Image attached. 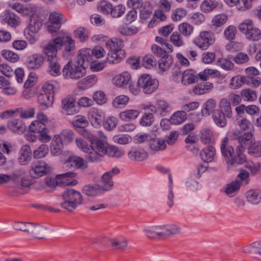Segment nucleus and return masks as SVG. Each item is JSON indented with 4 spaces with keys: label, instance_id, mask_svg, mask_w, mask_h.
Listing matches in <instances>:
<instances>
[{
    "label": "nucleus",
    "instance_id": "obj_1",
    "mask_svg": "<svg viewBox=\"0 0 261 261\" xmlns=\"http://www.w3.org/2000/svg\"><path fill=\"white\" fill-rule=\"evenodd\" d=\"M90 50L81 49L76 62L73 64L71 61L64 66L62 72L65 79L77 80L86 74V67L88 65L90 58Z\"/></svg>",
    "mask_w": 261,
    "mask_h": 261
},
{
    "label": "nucleus",
    "instance_id": "obj_2",
    "mask_svg": "<svg viewBox=\"0 0 261 261\" xmlns=\"http://www.w3.org/2000/svg\"><path fill=\"white\" fill-rule=\"evenodd\" d=\"M125 153L124 150L113 145L107 146L102 141L100 148L98 147L95 151L90 152L88 158L90 162L98 163L101 161L105 155L111 158H120Z\"/></svg>",
    "mask_w": 261,
    "mask_h": 261
},
{
    "label": "nucleus",
    "instance_id": "obj_3",
    "mask_svg": "<svg viewBox=\"0 0 261 261\" xmlns=\"http://www.w3.org/2000/svg\"><path fill=\"white\" fill-rule=\"evenodd\" d=\"M220 148L222 154L228 165H231L235 163L241 165L246 161L245 155L242 153V147H237L236 154H235L233 148L228 144V139L227 137L223 138Z\"/></svg>",
    "mask_w": 261,
    "mask_h": 261
},
{
    "label": "nucleus",
    "instance_id": "obj_4",
    "mask_svg": "<svg viewBox=\"0 0 261 261\" xmlns=\"http://www.w3.org/2000/svg\"><path fill=\"white\" fill-rule=\"evenodd\" d=\"M62 199L61 207L72 212L82 204L83 196L80 192L74 189H67L62 194Z\"/></svg>",
    "mask_w": 261,
    "mask_h": 261
},
{
    "label": "nucleus",
    "instance_id": "obj_5",
    "mask_svg": "<svg viewBox=\"0 0 261 261\" xmlns=\"http://www.w3.org/2000/svg\"><path fill=\"white\" fill-rule=\"evenodd\" d=\"M75 173L73 172H68L62 174L57 175L56 178L46 177L45 183L46 186L50 188H55L57 186L64 187L69 185H75V181L73 179Z\"/></svg>",
    "mask_w": 261,
    "mask_h": 261
},
{
    "label": "nucleus",
    "instance_id": "obj_6",
    "mask_svg": "<svg viewBox=\"0 0 261 261\" xmlns=\"http://www.w3.org/2000/svg\"><path fill=\"white\" fill-rule=\"evenodd\" d=\"M138 86L143 93L150 94L158 89L159 82L156 79H153L151 75L143 74L138 78Z\"/></svg>",
    "mask_w": 261,
    "mask_h": 261
},
{
    "label": "nucleus",
    "instance_id": "obj_7",
    "mask_svg": "<svg viewBox=\"0 0 261 261\" xmlns=\"http://www.w3.org/2000/svg\"><path fill=\"white\" fill-rule=\"evenodd\" d=\"M253 22L251 19H247L241 23L239 27L240 31L245 35L250 40L258 41L261 39V31L253 26Z\"/></svg>",
    "mask_w": 261,
    "mask_h": 261
},
{
    "label": "nucleus",
    "instance_id": "obj_8",
    "mask_svg": "<svg viewBox=\"0 0 261 261\" xmlns=\"http://www.w3.org/2000/svg\"><path fill=\"white\" fill-rule=\"evenodd\" d=\"M216 40L215 35L213 33L203 31L200 32L198 37L193 40L194 44L202 50H206Z\"/></svg>",
    "mask_w": 261,
    "mask_h": 261
},
{
    "label": "nucleus",
    "instance_id": "obj_9",
    "mask_svg": "<svg viewBox=\"0 0 261 261\" xmlns=\"http://www.w3.org/2000/svg\"><path fill=\"white\" fill-rule=\"evenodd\" d=\"M55 43L59 50L63 48V55L64 57L71 55L75 49V41L69 36L57 37L55 38Z\"/></svg>",
    "mask_w": 261,
    "mask_h": 261
},
{
    "label": "nucleus",
    "instance_id": "obj_10",
    "mask_svg": "<svg viewBox=\"0 0 261 261\" xmlns=\"http://www.w3.org/2000/svg\"><path fill=\"white\" fill-rule=\"evenodd\" d=\"M51 168L43 160L33 162L29 170L30 176L37 178L51 171Z\"/></svg>",
    "mask_w": 261,
    "mask_h": 261
},
{
    "label": "nucleus",
    "instance_id": "obj_11",
    "mask_svg": "<svg viewBox=\"0 0 261 261\" xmlns=\"http://www.w3.org/2000/svg\"><path fill=\"white\" fill-rule=\"evenodd\" d=\"M253 132H244L243 134L238 137L240 145L238 147H242V153L245 148L248 149L249 153H255L254 147L252 146L254 142L252 139Z\"/></svg>",
    "mask_w": 261,
    "mask_h": 261
},
{
    "label": "nucleus",
    "instance_id": "obj_12",
    "mask_svg": "<svg viewBox=\"0 0 261 261\" xmlns=\"http://www.w3.org/2000/svg\"><path fill=\"white\" fill-rule=\"evenodd\" d=\"M120 170L117 167L113 168L111 170L105 173L101 177L102 185L100 186L102 191L110 190L113 186L112 177L119 173Z\"/></svg>",
    "mask_w": 261,
    "mask_h": 261
},
{
    "label": "nucleus",
    "instance_id": "obj_13",
    "mask_svg": "<svg viewBox=\"0 0 261 261\" xmlns=\"http://www.w3.org/2000/svg\"><path fill=\"white\" fill-rule=\"evenodd\" d=\"M89 120L92 125L96 127H99L105 119L104 113L96 108H92L88 113Z\"/></svg>",
    "mask_w": 261,
    "mask_h": 261
},
{
    "label": "nucleus",
    "instance_id": "obj_14",
    "mask_svg": "<svg viewBox=\"0 0 261 261\" xmlns=\"http://www.w3.org/2000/svg\"><path fill=\"white\" fill-rule=\"evenodd\" d=\"M44 58L42 55L38 54H33L28 57L26 65L30 69H37L43 64Z\"/></svg>",
    "mask_w": 261,
    "mask_h": 261
},
{
    "label": "nucleus",
    "instance_id": "obj_15",
    "mask_svg": "<svg viewBox=\"0 0 261 261\" xmlns=\"http://www.w3.org/2000/svg\"><path fill=\"white\" fill-rule=\"evenodd\" d=\"M80 133L85 138L89 140L90 142V147L93 151H95L97 148H100L101 142H102L98 138L94 136L90 132L83 128L80 130Z\"/></svg>",
    "mask_w": 261,
    "mask_h": 261
},
{
    "label": "nucleus",
    "instance_id": "obj_16",
    "mask_svg": "<svg viewBox=\"0 0 261 261\" xmlns=\"http://www.w3.org/2000/svg\"><path fill=\"white\" fill-rule=\"evenodd\" d=\"M67 166L70 165L71 167L76 169H85L88 167V163L84 159L76 155H71L68 157L66 162Z\"/></svg>",
    "mask_w": 261,
    "mask_h": 261
},
{
    "label": "nucleus",
    "instance_id": "obj_17",
    "mask_svg": "<svg viewBox=\"0 0 261 261\" xmlns=\"http://www.w3.org/2000/svg\"><path fill=\"white\" fill-rule=\"evenodd\" d=\"M75 103V100L73 97H66L62 100V108L66 114L73 115L76 113Z\"/></svg>",
    "mask_w": 261,
    "mask_h": 261
},
{
    "label": "nucleus",
    "instance_id": "obj_18",
    "mask_svg": "<svg viewBox=\"0 0 261 261\" xmlns=\"http://www.w3.org/2000/svg\"><path fill=\"white\" fill-rule=\"evenodd\" d=\"M7 126L12 132L19 134L24 133L27 128L24 123L21 120L18 119L10 120Z\"/></svg>",
    "mask_w": 261,
    "mask_h": 261
},
{
    "label": "nucleus",
    "instance_id": "obj_19",
    "mask_svg": "<svg viewBox=\"0 0 261 261\" xmlns=\"http://www.w3.org/2000/svg\"><path fill=\"white\" fill-rule=\"evenodd\" d=\"M128 158L132 160L142 161L145 160L147 153L141 148H133L128 153Z\"/></svg>",
    "mask_w": 261,
    "mask_h": 261
},
{
    "label": "nucleus",
    "instance_id": "obj_20",
    "mask_svg": "<svg viewBox=\"0 0 261 261\" xmlns=\"http://www.w3.org/2000/svg\"><path fill=\"white\" fill-rule=\"evenodd\" d=\"M106 45L109 51L124 53V50L122 49L123 46V42L119 39L114 38L109 39L106 41Z\"/></svg>",
    "mask_w": 261,
    "mask_h": 261
},
{
    "label": "nucleus",
    "instance_id": "obj_21",
    "mask_svg": "<svg viewBox=\"0 0 261 261\" xmlns=\"http://www.w3.org/2000/svg\"><path fill=\"white\" fill-rule=\"evenodd\" d=\"M214 123L220 127H224L227 124L226 116L222 110H215L212 115Z\"/></svg>",
    "mask_w": 261,
    "mask_h": 261
},
{
    "label": "nucleus",
    "instance_id": "obj_22",
    "mask_svg": "<svg viewBox=\"0 0 261 261\" xmlns=\"http://www.w3.org/2000/svg\"><path fill=\"white\" fill-rule=\"evenodd\" d=\"M19 154L18 160L20 164L26 165L31 160L32 151L29 145H23L19 151Z\"/></svg>",
    "mask_w": 261,
    "mask_h": 261
},
{
    "label": "nucleus",
    "instance_id": "obj_23",
    "mask_svg": "<svg viewBox=\"0 0 261 261\" xmlns=\"http://www.w3.org/2000/svg\"><path fill=\"white\" fill-rule=\"evenodd\" d=\"M28 233L32 237L38 239H44L42 236L43 232L47 229L46 227L38 224H34L33 225H29Z\"/></svg>",
    "mask_w": 261,
    "mask_h": 261
},
{
    "label": "nucleus",
    "instance_id": "obj_24",
    "mask_svg": "<svg viewBox=\"0 0 261 261\" xmlns=\"http://www.w3.org/2000/svg\"><path fill=\"white\" fill-rule=\"evenodd\" d=\"M82 191L84 194L91 197L97 196L103 192L100 185L97 184L85 185Z\"/></svg>",
    "mask_w": 261,
    "mask_h": 261
},
{
    "label": "nucleus",
    "instance_id": "obj_25",
    "mask_svg": "<svg viewBox=\"0 0 261 261\" xmlns=\"http://www.w3.org/2000/svg\"><path fill=\"white\" fill-rule=\"evenodd\" d=\"M130 74L126 71L116 75L113 79V83L119 87L126 86L130 81Z\"/></svg>",
    "mask_w": 261,
    "mask_h": 261
},
{
    "label": "nucleus",
    "instance_id": "obj_26",
    "mask_svg": "<svg viewBox=\"0 0 261 261\" xmlns=\"http://www.w3.org/2000/svg\"><path fill=\"white\" fill-rule=\"evenodd\" d=\"M214 88L212 83L204 82L198 84L193 89V93L196 95H202L209 92Z\"/></svg>",
    "mask_w": 261,
    "mask_h": 261
},
{
    "label": "nucleus",
    "instance_id": "obj_27",
    "mask_svg": "<svg viewBox=\"0 0 261 261\" xmlns=\"http://www.w3.org/2000/svg\"><path fill=\"white\" fill-rule=\"evenodd\" d=\"M140 112L136 109L126 110L120 112L119 118L124 121H130L136 119L139 115Z\"/></svg>",
    "mask_w": 261,
    "mask_h": 261
},
{
    "label": "nucleus",
    "instance_id": "obj_28",
    "mask_svg": "<svg viewBox=\"0 0 261 261\" xmlns=\"http://www.w3.org/2000/svg\"><path fill=\"white\" fill-rule=\"evenodd\" d=\"M182 84L186 86L193 84L197 82L199 77L195 75L193 70L188 69L183 72Z\"/></svg>",
    "mask_w": 261,
    "mask_h": 261
},
{
    "label": "nucleus",
    "instance_id": "obj_29",
    "mask_svg": "<svg viewBox=\"0 0 261 261\" xmlns=\"http://www.w3.org/2000/svg\"><path fill=\"white\" fill-rule=\"evenodd\" d=\"M38 101L42 109L50 107L53 103L54 96L45 93H41L38 97Z\"/></svg>",
    "mask_w": 261,
    "mask_h": 261
},
{
    "label": "nucleus",
    "instance_id": "obj_30",
    "mask_svg": "<svg viewBox=\"0 0 261 261\" xmlns=\"http://www.w3.org/2000/svg\"><path fill=\"white\" fill-rule=\"evenodd\" d=\"M246 198L251 203L257 204L261 201V191L259 189H251L247 192Z\"/></svg>",
    "mask_w": 261,
    "mask_h": 261
},
{
    "label": "nucleus",
    "instance_id": "obj_31",
    "mask_svg": "<svg viewBox=\"0 0 261 261\" xmlns=\"http://www.w3.org/2000/svg\"><path fill=\"white\" fill-rule=\"evenodd\" d=\"M221 73L219 71L211 68H206L198 74L199 79L204 81H207L210 76L216 77H219Z\"/></svg>",
    "mask_w": 261,
    "mask_h": 261
},
{
    "label": "nucleus",
    "instance_id": "obj_32",
    "mask_svg": "<svg viewBox=\"0 0 261 261\" xmlns=\"http://www.w3.org/2000/svg\"><path fill=\"white\" fill-rule=\"evenodd\" d=\"M215 154V149L212 146H208L203 149L200 152V155L201 159L205 162H211Z\"/></svg>",
    "mask_w": 261,
    "mask_h": 261
},
{
    "label": "nucleus",
    "instance_id": "obj_33",
    "mask_svg": "<svg viewBox=\"0 0 261 261\" xmlns=\"http://www.w3.org/2000/svg\"><path fill=\"white\" fill-rule=\"evenodd\" d=\"M166 143L164 140L158 139L153 140L149 145L150 150L151 153L154 154L156 152L163 150L166 148Z\"/></svg>",
    "mask_w": 261,
    "mask_h": 261
},
{
    "label": "nucleus",
    "instance_id": "obj_34",
    "mask_svg": "<svg viewBox=\"0 0 261 261\" xmlns=\"http://www.w3.org/2000/svg\"><path fill=\"white\" fill-rule=\"evenodd\" d=\"M63 144L59 138L56 135L54 136L50 145V151L54 155H58L62 152Z\"/></svg>",
    "mask_w": 261,
    "mask_h": 261
},
{
    "label": "nucleus",
    "instance_id": "obj_35",
    "mask_svg": "<svg viewBox=\"0 0 261 261\" xmlns=\"http://www.w3.org/2000/svg\"><path fill=\"white\" fill-rule=\"evenodd\" d=\"M49 73L54 76L59 75L61 73V65L59 62L58 59L48 61Z\"/></svg>",
    "mask_w": 261,
    "mask_h": 261
},
{
    "label": "nucleus",
    "instance_id": "obj_36",
    "mask_svg": "<svg viewBox=\"0 0 261 261\" xmlns=\"http://www.w3.org/2000/svg\"><path fill=\"white\" fill-rule=\"evenodd\" d=\"M59 138L60 141L63 144H68L72 142L74 139L73 132L69 129H65L62 131L60 135H56Z\"/></svg>",
    "mask_w": 261,
    "mask_h": 261
},
{
    "label": "nucleus",
    "instance_id": "obj_37",
    "mask_svg": "<svg viewBox=\"0 0 261 261\" xmlns=\"http://www.w3.org/2000/svg\"><path fill=\"white\" fill-rule=\"evenodd\" d=\"M187 118V114L181 110L175 112L170 117V121L172 124L177 125L184 122Z\"/></svg>",
    "mask_w": 261,
    "mask_h": 261
},
{
    "label": "nucleus",
    "instance_id": "obj_38",
    "mask_svg": "<svg viewBox=\"0 0 261 261\" xmlns=\"http://www.w3.org/2000/svg\"><path fill=\"white\" fill-rule=\"evenodd\" d=\"M123 58H124V53L109 51L107 62L111 64H116L120 62Z\"/></svg>",
    "mask_w": 261,
    "mask_h": 261
},
{
    "label": "nucleus",
    "instance_id": "obj_39",
    "mask_svg": "<svg viewBox=\"0 0 261 261\" xmlns=\"http://www.w3.org/2000/svg\"><path fill=\"white\" fill-rule=\"evenodd\" d=\"M158 111L163 116L167 115L171 111V108L168 102L164 100H159L156 103Z\"/></svg>",
    "mask_w": 261,
    "mask_h": 261
},
{
    "label": "nucleus",
    "instance_id": "obj_40",
    "mask_svg": "<svg viewBox=\"0 0 261 261\" xmlns=\"http://www.w3.org/2000/svg\"><path fill=\"white\" fill-rule=\"evenodd\" d=\"M173 63V59L169 55L166 56H163L159 61V67L161 70L163 71L168 70Z\"/></svg>",
    "mask_w": 261,
    "mask_h": 261
},
{
    "label": "nucleus",
    "instance_id": "obj_41",
    "mask_svg": "<svg viewBox=\"0 0 261 261\" xmlns=\"http://www.w3.org/2000/svg\"><path fill=\"white\" fill-rule=\"evenodd\" d=\"M261 241L255 242L249 245H248L242 248V251L244 253L255 254L260 252V245Z\"/></svg>",
    "mask_w": 261,
    "mask_h": 261
},
{
    "label": "nucleus",
    "instance_id": "obj_42",
    "mask_svg": "<svg viewBox=\"0 0 261 261\" xmlns=\"http://www.w3.org/2000/svg\"><path fill=\"white\" fill-rule=\"evenodd\" d=\"M4 58L12 63L17 62L19 60L18 55L10 50L4 49L1 51Z\"/></svg>",
    "mask_w": 261,
    "mask_h": 261
},
{
    "label": "nucleus",
    "instance_id": "obj_43",
    "mask_svg": "<svg viewBox=\"0 0 261 261\" xmlns=\"http://www.w3.org/2000/svg\"><path fill=\"white\" fill-rule=\"evenodd\" d=\"M241 95L243 99L245 101H253L257 98L256 92L249 89L242 90Z\"/></svg>",
    "mask_w": 261,
    "mask_h": 261
},
{
    "label": "nucleus",
    "instance_id": "obj_44",
    "mask_svg": "<svg viewBox=\"0 0 261 261\" xmlns=\"http://www.w3.org/2000/svg\"><path fill=\"white\" fill-rule=\"evenodd\" d=\"M240 181L236 180L227 184L221 191L229 195L237 191L240 187Z\"/></svg>",
    "mask_w": 261,
    "mask_h": 261
},
{
    "label": "nucleus",
    "instance_id": "obj_45",
    "mask_svg": "<svg viewBox=\"0 0 261 261\" xmlns=\"http://www.w3.org/2000/svg\"><path fill=\"white\" fill-rule=\"evenodd\" d=\"M219 106L221 110H223L225 113L227 117L230 118L231 117L232 110L229 100L226 98H222L220 101Z\"/></svg>",
    "mask_w": 261,
    "mask_h": 261
},
{
    "label": "nucleus",
    "instance_id": "obj_46",
    "mask_svg": "<svg viewBox=\"0 0 261 261\" xmlns=\"http://www.w3.org/2000/svg\"><path fill=\"white\" fill-rule=\"evenodd\" d=\"M29 128L30 132L32 133L39 134L46 128V126L43 122L34 120L32 122L30 125Z\"/></svg>",
    "mask_w": 261,
    "mask_h": 261
},
{
    "label": "nucleus",
    "instance_id": "obj_47",
    "mask_svg": "<svg viewBox=\"0 0 261 261\" xmlns=\"http://www.w3.org/2000/svg\"><path fill=\"white\" fill-rule=\"evenodd\" d=\"M193 27L188 23H182L178 26V30L180 33L186 37L190 36L193 33Z\"/></svg>",
    "mask_w": 261,
    "mask_h": 261
},
{
    "label": "nucleus",
    "instance_id": "obj_48",
    "mask_svg": "<svg viewBox=\"0 0 261 261\" xmlns=\"http://www.w3.org/2000/svg\"><path fill=\"white\" fill-rule=\"evenodd\" d=\"M129 97L126 95H121L116 97L113 101V106L118 108L126 105L129 101Z\"/></svg>",
    "mask_w": 261,
    "mask_h": 261
},
{
    "label": "nucleus",
    "instance_id": "obj_49",
    "mask_svg": "<svg viewBox=\"0 0 261 261\" xmlns=\"http://www.w3.org/2000/svg\"><path fill=\"white\" fill-rule=\"evenodd\" d=\"M6 21L12 27H15L18 24V17L13 13L7 12L4 16Z\"/></svg>",
    "mask_w": 261,
    "mask_h": 261
},
{
    "label": "nucleus",
    "instance_id": "obj_50",
    "mask_svg": "<svg viewBox=\"0 0 261 261\" xmlns=\"http://www.w3.org/2000/svg\"><path fill=\"white\" fill-rule=\"evenodd\" d=\"M237 33V29L233 25H229L224 31L225 38L228 41H231L236 38Z\"/></svg>",
    "mask_w": 261,
    "mask_h": 261
},
{
    "label": "nucleus",
    "instance_id": "obj_51",
    "mask_svg": "<svg viewBox=\"0 0 261 261\" xmlns=\"http://www.w3.org/2000/svg\"><path fill=\"white\" fill-rule=\"evenodd\" d=\"M72 124L75 127H79L82 129L86 127L88 125V122L85 117L77 115L73 119Z\"/></svg>",
    "mask_w": 261,
    "mask_h": 261
},
{
    "label": "nucleus",
    "instance_id": "obj_52",
    "mask_svg": "<svg viewBox=\"0 0 261 261\" xmlns=\"http://www.w3.org/2000/svg\"><path fill=\"white\" fill-rule=\"evenodd\" d=\"M170 40L174 46L178 47L183 46L185 44L181 34L177 32H174L170 36Z\"/></svg>",
    "mask_w": 261,
    "mask_h": 261
},
{
    "label": "nucleus",
    "instance_id": "obj_53",
    "mask_svg": "<svg viewBox=\"0 0 261 261\" xmlns=\"http://www.w3.org/2000/svg\"><path fill=\"white\" fill-rule=\"evenodd\" d=\"M42 27V22L36 17H32L30 20L29 30L34 33L38 32Z\"/></svg>",
    "mask_w": 261,
    "mask_h": 261
},
{
    "label": "nucleus",
    "instance_id": "obj_54",
    "mask_svg": "<svg viewBox=\"0 0 261 261\" xmlns=\"http://www.w3.org/2000/svg\"><path fill=\"white\" fill-rule=\"evenodd\" d=\"M217 65L225 70H231L234 68L233 63L226 58L219 59L217 61Z\"/></svg>",
    "mask_w": 261,
    "mask_h": 261
},
{
    "label": "nucleus",
    "instance_id": "obj_55",
    "mask_svg": "<svg viewBox=\"0 0 261 261\" xmlns=\"http://www.w3.org/2000/svg\"><path fill=\"white\" fill-rule=\"evenodd\" d=\"M48 147L46 144H42L34 151L33 155L36 159H40L45 156L48 153Z\"/></svg>",
    "mask_w": 261,
    "mask_h": 261
},
{
    "label": "nucleus",
    "instance_id": "obj_56",
    "mask_svg": "<svg viewBox=\"0 0 261 261\" xmlns=\"http://www.w3.org/2000/svg\"><path fill=\"white\" fill-rule=\"evenodd\" d=\"M76 145L81 148L84 152L87 153L86 155V158L89 161L88 158L90 153L92 152L93 150L91 149V147L89 148L86 143L82 139L76 138L75 140Z\"/></svg>",
    "mask_w": 261,
    "mask_h": 261
},
{
    "label": "nucleus",
    "instance_id": "obj_57",
    "mask_svg": "<svg viewBox=\"0 0 261 261\" xmlns=\"http://www.w3.org/2000/svg\"><path fill=\"white\" fill-rule=\"evenodd\" d=\"M218 6V3L215 0H205L203 2L201 8L205 12H209L216 8Z\"/></svg>",
    "mask_w": 261,
    "mask_h": 261
},
{
    "label": "nucleus",
    "instance_id": "obj_58",
    "mask_svg": "<svg viewBox=\"0 0 261 261\" xmlns=\"http://www.w3.org/2000/svg\"><path fill=\"white\" fill-rule=\"evenodd\" d=\"M118 123L117 119L113 116L107 118L106 121L103 122L104 128L107 130H112L114 129Z\"/></svg>",
    "mask_w": 261,
    "mask_h": 261
},
{
    "label": "nucleus",
    "instance_id": "obj_59",
    "mask_svg": "<svg viewBox=\"0 0 261 261\" xmlns=\"http://www.w3.org/2000/svg\"><path fill=\"white\" fill-rule=\"evenodd\" d=\"M125 7L121 4L112 6L111 16L114 18H118L121 16L125 12Z\"/></svg>",
    "mask_w": 261,
    "mask_h": 261
},
{
    "label": "nucleus",
    "instance_id": "obj_60",
    "mask_svg": "<svg viewBox=\"0 0 261 261\" xmlns=\"http://www.w3.org/2000/svg\"><path fill=\"white\" fill-rule=\"evenodd\" d=\"M246 82V79L244 76H234L231 79L230 85L232 88L237 89L241 87Z\"/></svg>",
    "mask_w": 261,
    "mask_h": 261
},
{
    "label": "nucleus",
    "instance_id": "obj_61",
    "mask_svg": "<svg viewBox=\"0 0 261 261\" xmlns=\"http://www.w3.org/2000/svg\"><path fill=\"white\" fill-rule=\"evenodd\" d=\"M75 37L78 38L81 41H85L88 39L89 34L87 31L83 27H80L74 31Z\"/></svg>",
    "mask_w": 261,
    "mask_h": 261
},
{
    "label": "nucleus",
    "instance_id": "obj_62",
    "mask_svg": "<svg viewBox=\"0 0 261 261\" xmlns=\"http://www.w3.org/2000/svg\"><path fill=\"white\" fill-rule=\"evenodd\" d=\"M187 15V11L184 8H177L174 10L171 15L173 21H179Z\"/></svg>",
    "mask_w": 261,
    "mask_h": 261
},
{
    "label": "nucleus",
    "instance_id": "obj_63",
    "mask_svg": "<svg viewBox=\"0 0 261 261\" xmlns=\"http://www.w3.org/2000/svg\"><path fill=\"white\" fill-rule=\"evenodd\" d=\"M142 64L144 67L150 69L156 65V61L151 55H146L142 59Z\"/></svg>",
    "mask_w": 261,
    "mask_h": 261
},
{
    "label": "nucleus",
    "instance_id": "obj_64",
    "mask_svg": "<svg viewBox=\"0 0 261 261\" xmlns=\"http://www.w3.org/2000/svg\"><path fill=\"white\" fill-rule=\"evenodd\" d=\"M227 20V16L224 14H218L215 16L213 20V24L219 27L224 24Z\"/></svg>",
    "mask_w": 261,
    "mask_h": 261
}]
</instances>
